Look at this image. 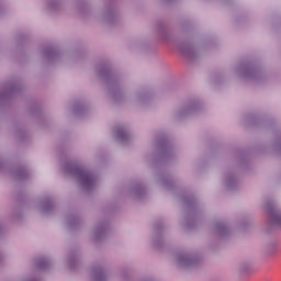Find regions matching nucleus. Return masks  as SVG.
<instances>
[{
    "label": "nucleus",
    "mask_w": 281,
    "mask_h": 281,
    "mask_svg": "<svg viewBox=\"0 0 281 281\" xmlns=\"http://www.w3.org/2000/svg\"><path fill=\"white\" fill-rule=\"evenodd\" d=\"M272 218H273V223H274L276 225L281 226V216H280L279 214L273 213V214H272Z\"/></svg>",
    "instance_id": "1"
},
{
    "label": "nucleus",
    "mask_w": 281,
    "mask_h": 281,
    "mask_svg": "<svg viewBox=\"0 0 281 281\" xmlns=\"http://www.w3.org/2000/svg\"><path fill=\"white\" fill-rule=\"evenodd\" d=\"M81 180L83 183H91L92 178H91V176L83 175Z\"/></svg>",
    "instance_id": "2"
}]
</instances>
